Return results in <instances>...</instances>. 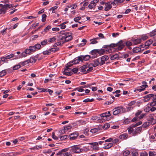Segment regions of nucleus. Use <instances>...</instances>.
Returning a JSON list of instances; mask_svg holds the SVG:
<instances>
[{"instance_id":"f257e3e1","label":"nucleus","mask_w":156,"mask_h":156,"mask_svg":"<svg viewBox=\"0 0 156 156\" xmlns=\"http://www.w3.org/2000/svg\"><path fill=\"white\" fill-rule=\"evenodd\" d=\"M124 45L122 41H119L116 43H112L109 45H105L103 46L102 48H114V51H119L122 48Z\"/></svg>"},{"instance_id":"f03ea898","label":"nucleus","mask_w":156,"mask_h":156,"mask_svg":"<svg viewBox=\"0 0 156 156\" xmlns=\"http://www.w3.org/2000/svg\"><path fill=\"white\" fill-rule=\"evenodd\" d=\"M60 33L62 34L60 40H65L64 41H62V44L71 41L73 38L72 33L71 32H67L64 30L60 31Z\"/></svg>"},{"instance_id":"7ed1b4c3","label":"nucleus","mask_w":156,"mask_h":156,"mask_svg":"<svg viewBox=\"0 0 156 156\" xmlns=\"http://www.w3.org/2000/svg\"><path fill=\"white\" fill-rule=\"evenodd\" d=\"M156 123L154 119L151 117L148 120V121L144 122L142 125V127L144 128H146L150 126L151 124H154Z\"/></svg>"},{"instance_id":"20e7f679","label":"nucleus","mask_w":156,"mask_h":156,"mask_svg":"<svg viewBox=\"0 0 156 156\" xmlns=\"http://www.w3.org/2000/svg\"><path fill=\"white\" fill-rule=\"evenodd\" d=\"M71 151L73 152L79 153L82 152L83 149L80 148V147L79 145H76L72 147Z\"/></svg>"},{"instance_id":"39448f33","label":"nucleus","mask_w":156,"mask_h":156,"mask_svg":"<svg viewBox=\"0 0 156 156\" xmlns=\"http://www.w3.org/2000/svg\"><path fill=\"white\" fill-rule=\"evenodd\" d=\"M13 7V6L12 4H6L3 5H2V8L0 9V11L2 13H5L8 8H10Z\"/></svg>"},{"instance_id":"423d86ee","label":"nucleus","mask_w":156,"mask_h":156,"mask_svg":"<svg viewBox=\"0 0 156 156\" xmlns=\"http://www.w3.org/2000/svg\"><path fill=\"white\" fill-rule=\"evenodd\" d=\"M124 109V108L121 106L115 108L113 109V114L114 115H117L120 113L121 111H123Z\"/></svg>"},{"instance_id":"0eeeda50","label":"nucleus","mask_w":156,"mask_h":156,"mask_svg":"<svg viewBox=\"0 0 156 156\" xmlns=\"http://www.w3.org/2000/svg\"><path fill=\"white\" fill-rule=\"evenodd\" d=\"M93 62L91 63L90 64L91 65L94 67H96L99 65L100 66L101 62H100L99 58H97L93 61Z\"/></svg>"},{"instance_id":"6e6552de","label":"nucleus","mask_w":156,"mask_h":156,"mask_svg":"<svg viewBox=\"0 0 156 156\" xmlns=\"http://www.w3.org/2000/svg\"><path fill=\"white\" fill-rule=\"evenodd\" d=\"M109 58L108 56L107 55H105L101 57V61L100 66H102L105 63V61L108 60V59Z\"/></svg>"},{"instance_id":"1a4fd4ad","label":"nucleus","mask_w":156,"mask_h":156,"mask_svg":"<svg viewBox=\"0 0 156 156\" xmlns=\"http://www.w3.org/2000/svg\"><path fill=\"white\" fill-rule=\"evenodd\" d=\"M78 133L76 132L71 134L69 136L70 139L71 140L76 139L78 136Z\"/></svg>"},{"instance_id":"9d476101","label":"nucleus","mask_w":156,"mask_h":156,"mask_svg":"<svg viewBox=\"0 0 156 156\" xmlns=\"http://www.w3.org/2000/svg\"><path fill=\"white\" fill-rule=\"evenodd\" d=\"M153 96V94H148L145 96L144 97V102H147L149 101L151 98H152Z\"/></svg>"},{"instance_id":"9b49d317","label":"nucleus","mask_w":156,"mask_h":156,"mask_svg":"<svg viewBox=\"0 0 156 156\" xmlns=\"http://www.w3.org/2000/svg\"><path fill=\"white\" fill-rule=\"evenodd\" d=\"M134 44L136 45L139 44L141 42V39L140 37H139L136 39L133 38L131 40Z\"/></svg>"},{"instance_id":"f8f14e48","label":"nucleus","mask_w":156,"mask_h":156,"mask_svg":"<svg viewBox=\"0 0 156 156\" xmlns=\"http://www.w3.org/2000/svg\"><path fill=\"white\" fill-rule=\"evenodd\" d=\"M82 56H78L77 58H75L73 61V64H75L78 63L80 61H82Z\"/></svg>"},{"instance_id":"ddd939ff","label":"nucleus","mask_w":156,"mask_h":156,"mask_svg":"<svg viewBox=\"0 0 156 156\" xmlns=\"http://www.w3.org/2000/svg\"><path fill=\"white\" fill-rule=\"evenodd\" d=\"M120 41H122V43L124 45V46L120 51H121L124 48L125 45L127 47H129L131 46L132 44V43L131 42L129 41L124 42L122 40H120Z\"/></svg>"},{"instance_id":"4468645a","label":"nucleus","mask_w":156,"mask_h":156,"mask_svg":"<svg viewBox=\"0 0 156 156\" xmlns=\"http://www.w3.org/2000/svg\"><path fill=\"white\" fill-rule=\"evenodd\" d=\"M152 100L153 102L150 103V106H154L156 105V94H153V96L152 97Z\"/></svg>"},{"instance_id":"2eb2a0df","label":"nucleus","mask_w":156,"mask_h":156,"mask_svg":"<svg viewBox=\"0 0 156 156\" xmlns=\"http://www.w3.org/2000/svg\"><path fill=\"white\" fill-rule=\"evenodd\" d=\"M105 11H108L110 9L112 8L111 4L110 2L106 3H105Z\"/></svg>"},{"instance_id":"dca6fc26","label":"nucleus","mask_w":156,"mask_h":156,"mask_svg":"<svg viewBox=\"0 0 156 156\" xmlns=\"http://www.w3.org/2000/svg\"><path fill=\"white\" fill-rule=\"evenodd\" d=\"M29 54H31V52H34L36 51L34 46H30L27 49Z\"/></svg>"},{"instance_id":"f3484780","label":"nucleus","mask_w":156,"mask_h":156,"mask_svg":"<svg viewBox=\"0 0 156 156\" xmlns=\"http://www.w3.org/2000/svg\"><path fill=\"white\" fill-rule=\"evenodd\" d=\"M27 54H30L26 49L24 50V51L22 53H21L19 58L26 57L27 56Z\"/></svg>"},{"instance_id":"a211bd4d","label":"nucleus","mask_w":156,"mask_h":156,"mask_svg":"<svg viewBox=\"0 0 156 156\" xmlns=\"http://www.w3.org/2000/svg\"><path fill=\"white\" fill-rule=\"evenodd\" d=\"M128 135L127 134L123 133L119 136V138L122 140H123L125 139H126L128 138Z\"/></svg>"},{"instance_id":"6ab92c4d","label":"nucleus","mask_w":156,"mask_h":156,"mask_svg":"<svg viewBox=\"0 0 156 156\" xmlns=\"http://www.w3.org/2000/svg\"><path fill=\"white\" fill-rule=\"evenodd\" d=\"M142 85L140 87L141 89L143 90H145V88L147 87L148 86L147 85V83L145 81H143L142 82Z\"/></svg>"},{"instance_id":"aec40b11","label":"nucleus","mask_w":156,"mask_h":156,"mask_svg":"<svg viewBox=\"0 0 156 156\" xmlns=\"http://www.w3.org/2000/svg\"><path fill=\"white\" fill-rule=\"evenodd\" d=\"M142 126L137 127L134 131V134H136L139 133L142 130Z\"/></svg>"},{"instance_id":"412c9836","label":"nucleus","mask_w":156,"mask_h":156,"mask_svg":"<svg viewBox=\"0 0 156 156\" xmlns=\"http://www.w3.org/2000/svg\"><path fill=\"white\" fill-rule=\"evenodd\" d=\"M51 28V27L50 25H48L44 29V30L41 33L43 34L44 35L45 33L47 32Z\"/></svg>"},{"instance_id":"4be33fe9","label":"nucleus","mask_w":156,"mask_h":156,"mask_svg":"<svg viewBox=\"0 0 156 156\" xmlns=\"http://www.w3.org/2000/svg\"><path fill=\"white\" fill-rule=\"evenodd\" d=\"M141 51V49L139 47H135L133 49V52L134 53H136L138 52H142Z\"/></svg>"},{"instance_id":"5701e85b","label":"nucleus","mask_w":156,"mask_h":156,"mask_svg":"<svg viewBox=\"0 0 156 156\" xmlns=\"http://www.w3.org/2000/svg\"><path fill=\"white\" fill-rule=\"evenodd\" d=\"M98 53L100 55H102L105 53V50L104 49H97Z\"/></svg>"},{"instance_id":"b1692460","label":"nucleus","mask_w":156,"mask_h":156,"mask_svg":"<svg viewBox=\"0 0 156 156\" xmlns=\"http://www.w3.org/2000/svg\"><path fill=\"white\" fill-rule=\"evenodd\" d=\"M148 34L150 37H152L156 35V28L151 32Z\"/></svg>"},{"instance_id":"393cba45","label":"nucleus","mask_w":156,"mask_h":156,"mask_svg":"<svg viewBox=\"0 0 156 156\" xmlns=\"http://www.w3.org/2000/svg\"><path fill=\"white\" fill-rule=\"evenodd\" d=\"M48 41L47 39H44L41 42L40 44L43 47L45 46L48 44Z\"/></svg>"},{"instance_id":"a878e982","label":"nucleus","mask_w":156,"mask_h":156,"mask_svg":"<svg viewBox=\"0 0 156 156\" xmlns=\"http://www.w3.org/2000/svg\"><path fill=\"white\" fill-rule=\"evenodd\" d=\"M97 53H98L97 49H94L90 51V53L92 54V55H94V58H95L97 57V55L96 54Z\"/></svg>"},{"instance_id":"bb28decb","label":"nucleus","mask_w":156,"mask_h":156,"mask_svg":"<svg viewBox=\"0 0 156 156\" xmlns=\"http://www.w3.org/2000/svg\"><path fill=\"white\" fill-rule=\"evenodd\" d=\"M90 58V56L89 55H86L84 56H82V61L83 60L87 61L89 60Z\"/></svg>"},{"instance_id":"cd10ccee","label":"nucleus","mask_w":156,"mask_h":156,"mask_svg":"<svg viewBox=\"0 0 156 156\" xmlns=\"http://www.w3.org/2000/svg\"><path fill=\"white\" fill-rule=\"evenodd\" d=\"M113 144L112 143H110L108 144L107 145L103 147V148L105 149H108L112 147L113 146Z\"/></svg>"},{"instance_id":"c85d7f7f","label":"nucleus","mask_w":156,"mask_h":156,"mask_svg":"<svg viewBox=\"0 0 156 156\" xmlns=\"http://www.w3.org/2000/svg\"><path fill=\"white\" fill-rule=\"evenodd\" d=\"M153 41L152 39H150L147 41L145 44V45L146 46H148L151 45L153 42Z\"/></svg>"},{"instance_id":"c756f323","label":"nucleus","mask_w":156,"mask_h":156,"mask_svg":"<svg viewBox=\"0 0 156 156\" xmlns=\"http://www.w3.org/2000/svg\"><path fill=\"white\" fill-rule=\"evenodd\" d=\"M7 70V69H5L1 71L0 72V76L3 77L6 74Z\"/></svg>"},{"instance_id":"7c9ffc66","label":"nucleus","mask_w":156,"mask_h":156,"mask_svg":"<svg viewBox=\"0 0 156 156\" xmlns=\"http://www.w3.org/2000/svg\"><path fill=\"white\" fill-rule=\"evenodd\" d=\"M28 59L29 63H34L36 61V60L34 57H31Z\"/></svg>"},{"instance_id":"2f4dec72","label":"nucleus","mask_w":156,"mask_h":156,"mask_svg":"<svg viewBox=\"0 0 156 156\" xmlns=\"http://www.w3.org/2000/svg\"><path fill=\"white\" fill-rule=\"evenodd\" d=\"M119 55L117 54H115L112 55L110 58L111 60H113L118 58Z\"/></svg>"},{"instance_id":"473e14b6","label":"nucleus","mask_w":156,"mask_h":156,"mask_svg":"<svg viewBox=\"0 0 156 156\" xmlns=\"http://www.w3.org/2000/svg\"><path fill=\"white\" fill-rule=\"evenodd\" d=\"M130 154V151L128 150L123 151V156H127Z\"/></svg>"},{"instance_id":"72a5a7b5","label":"nucleus","mask_w":156,"mask_h":156,"mask_svg":"<svg viewBox=\"0 0 156 156\" xmlns=\"http://www.w3.org/2000/svg\"><path fill=\"white\" fill-rule=\"evenodd\" d=\"M96 6V4L93 3V2L91 1L90 4L88 5V7L90 9H92L93 8Z\"/></svg>"},{"instance_id":"f704fd0d","label":"nucleus","mask_w":156,"mask_h":156,"mask_svg":"<svg viewBox=\"0 0 156 156\" xmlns=\"http://www.w3.org/2000/svg\"><path fill=\"white\" fill-rule=\"evenodd\" d=\"M59 50V48H53L49 49V51L50 52H56L58 51Z\"/></svg>"},{"instance_id":"c9c22d12","label":"nucleus","mask_w":156,"mask_h":156,"mask_svg":"<svg viewBox=\"0 0 156 156\" xmlns=\"http://www.w3.org/2000/svg\"><path fill=\"white\" fill-rule=\"evenodd\" d=\"M148 154L149 156H156V152L154 151H149Z\"/></svg>"},{"instance_id":"e433bc0d","label":"nucleus","mask_w":156,"mask_h":156,"mask_svg":"<svg viewBox=\"0 0 156 156\" xmlns=\"http://www.w3.org/2000/svg\"><path fill=\"white\" fill-rule=\"evenodd\" d=\"M36 50H38L40 49L41 48V45L39 44H37L34 45Z\"/></svg>"},{"instance_id":"4c0bfd02","label":"nucleus","mask_w":156,"mask_h":156,"mask_svg":"<svg viewBox=\"0 0 156 156\" xmlns=\"http://www.w3.org/2000/svg\"><path fill=\"white\" fill-rule=\"evenodd\" d=\"M42 53L44 55H48L50 54L51 52L49 50H47L44 51Z\"/></svg>"},{"instance_id":"58836bf2","label":"nucleus","mask_w":156,"mask_h":156,"mask_svg":"<svg viewBox=\"0 0 156 156\" xmlns=\"http://www.w3.org/2000/svg\"><path fill=\"white\" fill-rule=\"evenodd\" d=\"M56 39V38L55 37H53L52 38H49L48 41H48L50 43H52L55 41Z\"/></svg>"},{"instance_id":"ea45409f","label":"nucleus","mask_w":156,"mask_h":156,"mask_svg":"<svg viewBox=\"0 0 156 156\" xmlns=\"http://www.w3.org/2000/svg\"><path fill=\"white\" fill-rule=\"evenodd\" d=\"M64 73L66 75L70 76L73 74V73L69 72V71H65L64 72Z\"/></svg>"},{"instance_id":"a19ab883","label":"nucleus","mask_w":156,"mask_h":156,"mask_svg":"<svg viewBox=\"0 0 156 156\" xmlns=\"http://www.w3.org/2000/svg\"><path fill=\"white\" fill-rule=\"evenodd\" d=\"M94 101V99L93 98L90 99L89 98H87L83 101V102H91Z\"/></svg>"},{"instance_id":"79ce46f5","label":"nucleus","mask_w":156,"mask_h":156,"mask_svg":"<svg viewBox=\"0 0 156 156\" xmlns=\"http://www.w3.org/2000/svg\"><path fill=\"white\" fill-rule=\"evenodd\" d=\"M149 37L147 35V34H145V35H143L141 37H140L141 39V40H143L144 41L147 38H148Z\"/></svg>"},{"instance_id":"37998d69","label":"nucleus","mask_w":156,"mask_h":156,"mask_svg":"<svg viewBox=\"0 0 156 156\" xmlns=\"http://www.w3.org/2000/svg\"><path fill=\"white\" fill-rule=\"evenodd\" d=\"M82 42H83V43H80L79 44V46H80L82 47L84 46L85 45L86 42H87V40L85 39H83L82 40Z\"/></svg>"},{"instance_id":"c03bdc74","label":"nucleus","mask_w":156,"mask_h":156,"mask_svg":"<svg viewBox=\"0 0 156 156\" xmlns=\"http://www.w3.org/2000/svg\"><path fill=\"white\" fill-rule=\"evenodd\" d=\"M112 48H109V49L108 48H106L105 51L106 54H108L112 52Z\"/></svg>"},{"instance_id":"a18cd8bd","label":"nucleus","mask_w":156,"mask_h":156,"mask_svg":"<svg viewBox=\"0 0 156 156\" xmlns=\"http://www.w3.org/2000/svg\"><path fill=\"white\" fill-rule=\"evenodd\" d=\"M20 67L21 66L20 64L16 65L13 67V70H16L20 68Z\"/></svg>"},{"instance_id":"49530a36","label":"nucleus","mask_w":156,"mask_h":156,"mask_svg":"<svg viewBox=\"0 0 156 156\" xmlns=\"http://www.w3.org/2000/svg\"><path fill=\"white\" fill-rule=\"evenodd\" d=\"M47 17V16L45 14H43L42 16V21L44 22L46 21V19Z\"/></svg>"},{"instance_id":"de8ad7c7","label":"nucleus","mask_w":156,"mask_h":156,"mask_svg":"<svg viewBox=\"0 0 156 156\" xmlns=\"http://www.w3.org/2000/svg\"><path fill=\"white\" fill-rule=\"evenodd\" d=\"M58 6H53V7L51 8L50 9H49V10L50 11L52 10V13H55V12L54 11V10H55L56 9L58 8Z\"/></svg>"},{"instance_id":"09e8293b","label":"nucleus","mask_w":156,"mask_h":156,"mask_svg":"<svg viewBox=\"0 0 156 156\" xmlns=\"http://www.w3.org/2000/svg\"><path fill=\"white\" fill-rule=\"evenodd\" d=\"M99 130V129L97 128H94L90 130V132L92 133H95L96 132H98Z\"/></svg>"},{"instance_id":"8fccbe9b","label":"nucleus","mask_w":156,"mask_h":156,"mask_svg":"<svg viewBox=\"0 0 156 156\" xmlns=\"http://www.w3.org/2000/svg\"><path fill=\"white\" fill-rule=\"evenodd\" d=\"M13 56H14V54L12 53H11V54L6 56L5 58H6V59H10V58H11L13 57Z\"/></svg>"},{"instance_id":"3c124183","label":"nucleus","mask_w":156,"mask_h":156,"mask_svg":"<svg viewBox=\"0 0 156 156\" xmlns=\"http://www.w3.org/2000/svg\"><path fill=\"white\" fill-rule=\"evenodd\" d=\"M78 91L82 92L84 91V89L82 86L78 87V89H77Z\"/></svg>"},{"instance_id":"603ef678","label":"nucleus","mask_w":156,"mask_h":156,"mask_svg":"<svg viewBox=\"0 0 156 156\" xmlns=\"http://www.w3.org/2000/svg\"><path fill=\"white\" fill-rule=\"evenodd\" d=\"M148 154L145 151H144L140 153V156H147Z\"/></svg>"},{"instance_id":"864d4df0","label":"nucleus","mask_w":156,"mask_h":156,"mask_svg":"<svg viewBox=\"0 0 156 156\" xmlns=\"http://www.w3.org/2000/svg\"><path fill=\"white\" fill-rule=\"evenodd\" d=\"M90 41H91L90 44H94L98 43V41H97L94 38L91 39L90 40Z\"/></svg>"},{"instance_id":"5fc2aeb1","label":"nucleus","mask_w":156,"mask_h":156,"mask_svg":"<svg viewBox=\"0 0 156 156\" xmlns=\"http://www.w3.org/2000/svg\"><path fill=\"white\" fill-rule=\"evenodd\" d=\"M51 136L52 138L55 140L58 139V138L55 135V133L54 132H52V133Z\"/></svg>"},{"instance_id":"6e6d98bb","label":"nucleus","mask_w":156,"mask_h":156,"mask_svg":"<svg viewBox=\"0 0 156 156\" xmlns=\"http://www.w3.org/2000/svg\"><path fill=\"white\" fill-rule=\"evenodd\" d=\"M78 122L79 123L80 125H83L86 123V121L82 120H80L78 121Z\"/></svg>"},{"instance_id":"4d7b16f0","label":"nucleus","mask_w":156,"mask_h":156,"mask_svg":"<svg viewBox=\"0 0 156 156\" xmlns=\"http://www.w3.org/2000/svg\"><path fill=\"white\" fill-rule=\"evenodd\" d=\"M57 155H60V156H66L67 154H66V152L65 153H62V152H58L57 154Z\"/></svg>"},{"instance_id":"13d9d810","label":"nucleus","mask_w":156,"mask_h":156,"mask_svg":"<svg viewBox=\"0 0 156 156\" xmlns=\"http://www.w3.org/2000/svg\"><path fill=\"white\" fill-rule=\"evenodd\" d=\"M78 70V69L77 68H75L72 69L71 71L73 72L74 73H76Z\"/></svg>"},{"instance_id":"bf43d9fd","label":"nucleus","mask_w":156,"mask_h":156,"mask_svg":"<svg viewBox=\"0 0 156 156\" xmlns=\"http://www.w3.org/2000/svg\"><path fill=\"white\" fill-rule=\"evenodd\" d=\"M81 19V17L80 16H78L75 17L74 19V20L75 22H78V21Z\"/></svg>"},{"instance_id":"052dcab7","label":"nucleus","mask_w":156,"mask_h":156,"mask_svg":"<svg viewBox=\"0 0 156 156\" xmlns=\"http://www.w3.org/2000/svg\"><path fill=\"white\" fill-rule=\"evenodd\" d=\"M68 137V136H63L60 137V139L61 140H63L65 139H66Z\"/></svg>"},{"instance_id":"680f3d73","label":"nucleus","mask_w":156,"mask_h":156,"mask_svg":"<svg viewBox=\"0 0 156 156\" xmlns=\"http://www.w3.org/2000/svg\"><path fill=\"white\" fill-rule=\"evenodd\" d=\"M151 107L147 106L144 109V111L147 112H148L149 111H151Z\"/></svg>"},{"instance_id":"e2e57ef3","label":"nucleus","mask_w":156,"mask_h":156,"mask_svg":"<svg viewBox=\"0 0 156 156\" xmlns=\"http://www.w3.org/2000/svg\"><path fill=\"white\" fill-rule=\"evenodd\" d=\"M93 69V68L92 67H89L87 71L86 72L84 73L86 74L87 73H88L91 72Z\"/></svg>"},{"instance_id":"0e129e2a","label":"nucleus","mask_w":156,"mask_h":156,"mask_svg":"<svg viewBox=\"0 0 156 156\" xmlns=\"http://www.w3.org/2000/svg\"><path fill=\"white\" fill-rule=\"evenodd\" d=\"M72 127L70 126H65L64 129L65 130L67 131L72 128Z\"/></svg>"},{"instance_id":"69168bd1","label":"nucleus","mask_w":156,"mask_h":156,"mask_svg":"<svg viewBox=\"0 0 156 156\" xmlns=\"http://www.w3.org/2000/svg\"><path fill=\"white\" fill-rule=\"evenodd\" d=\"M142 122L141 121L138 122L136 123L133 125V127H136L138 126L141 125L142 124Z\"/></svg>"},{"instance_id":"338daca9","label":"nucleus","mask_w":156,"mask_h":156,"mask_svg":"<svg viewBox=\"0 0 156 156\" xmlns=\"http://www.w3.org/2000/svg\"><path fill=\"white\" fill-rule=\"evenodd\" d=\"M118 3V0H115L113 2H111V5L112 4L113 5H115Z\"/></svg>"},{"instance_id":"774afa93","label":"nucleus","mask_w":156,"mask_h":156,"mask_svg":"<svg viewBox=\"0 0 156 156\" xmlns=\"http://www.w3.org/2000/svg\"><path fill=\"white\" fill-rule=\"evenodd\" d=\"M80 70L82 72H85V73L86 72L87 70H86V69H85L84 68H83L82 66L80 67Z\"/></svg>"}]
</instances>
